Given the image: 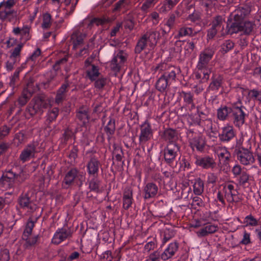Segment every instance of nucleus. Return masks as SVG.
I'll return each instance as SVG.
<instances>
[{"instance_id": "f257e3e1", "label": "nucleus", "mask_w": 261, "mask_h": 261, "mask_svg": "<svg viewBox=\"0 0 261 261\" xmlns=\"http://www.w3.org/2000/svg\"><path fill=\"white\" fill-rule=\"evenodd\" d=\"M231 111L234 117V123L240 126L244 123L245 114L241 108V104L239 102L232 106L230 108L223 107L218 110V117L221 120H224L228 114Z\"/></svg>"}, {"instance_id": "f03ea898", "label": "nucleus", "mask_w": 261, "mask_h": 261, "mask_svg": "<svg viewBox=\"0 0 261 261\" xmlns=\"http://www.w3.org/2000/svg\"><path fill=\"white\" fill-rule=\"evenodd\" d=\"M213 54L211 53L204 51L201 54L197 64L198 71L196 73L197 79H202L203 81H206L209 79L210 71L206 68V65L211 59Z\"/></svg>"}, {"instance_id": "7ed1b4c3", "label": "nucleus", "mask_w": 261, "mask_h": 261, "mask_svg": "<svg viewBox=\"0 0 261 261\" xmlns=\"http://www.w3.org/2000/svg\"><path fill=\"white\" fill-rule=\"evenodd\" d=\"M160 34L157 31H152L145 35L138 42L136 47V52H140L146 46H154L159 38Z\"/></svg>"}, {"instance_id": "20e7f679", "label": "nucleus", "mask_w": 261, "mask_h": 261, "mask_svg": "<svg viewBox=\"0 0 261 261\" xmlns=\"http://www.w3.org/2000/svg\"><path fill=\"white\" fill-rule=\"evenodd\" d=\"M234 186L230 183L225 184L220 187V190L218 193V198L222 203H224V198L229 202L234 201Z\"/></svg>"}, {"instance_id": "39448f33", "label": "nucleus", "mask_w": 261, "mask_h": 261, "mask_svg": "<svg viewBox=\"0 0 261 261\" xmlns=\"http://www.w3.org/2000/svg\"><path fill=\"white\" fill-rule=\"evenodd\" d=\"M253 24L250 21L233 22L231 25L228 31L230 34L241 32L245 34H249L253 29Z\"/></svg>"}, {"instance_id": "423d86ee", "label": "nucleus", "mask_w": 261, "mask_h": 261, "mask_svg": "<svg viewBox=\"0 0 261 261\" xmlns=\"http://www.w3.org/2000/svg\"><path fill=\"white\" fill-rule=\"evenodd\" d=\"M53 103L54 100L52 98L47 99L45 101L37 99L33 105L29 107L28 111L31 115H33L37 113H41L43 108H46L48 106H51Z\"/></svg>"}, {"instance_id": "0eeeda50", "label": "nucleus", "mask_w": 261, "mask_h": 261, "mask_svg": "<svg viewBox=\"0 0 261 261\" xmlns=\"http://www.w3.org/2000/svg\"><path fill=\"white\" fill-rule=\"evenodd\" d=\"M16 176L11 171L4 173L0 179V188L2 190H6L13 187Z\"/></svg>"}, {"instance_id": "6e6552de", "label": "nucleus", "mask_w": 261, "mask_h": 261, "mask_svg": "<svg viewBox=\"0 0 261 261\" xmlns=\"http://www.w3.org/2000/svg\"><path fill=\"white\" fill-rule=\"evenodd\" d=\"M237 159L244 165H251L255 161L252 153L246 149H241L238 152Z\"/></svg>"}, {"instance_id": "1a4fd4ad", "label": "nucleus", "mask_w": 261, "mask_h": 261, "mask_svg": "<svg viewBox=\"0 0 261 261\" xmlns=\"http://www.w3.org/2000/svg\"><path fill=\"white\" fill-rule=\"evenodd\" d=\"M16 0L4 1L0 3V18H6L12 13L11 8L15 5Z\"/></svg>"}, {"instance_id": "9d476101", "label": "nucleus", "mask_w": 261, "mask_h": 261, "mask_svg": "<svg viewBox=\"0 0 261 261\" xmlns=\"http://www.w3.org/2000/svg\"><path fill=\"white\" fill-rule=\"evenodd\" d=\"M72 232L68 228L59 229L54 234L52 239V242L55 244H59L66 239L71 236Z\"/></svg>"}, {"instance_id": "9b49d317", "label": "nucleus", "mask_w": 261, "mask_h": 261, "mask_svg": "<svg viewBox=\"0 0 261 261\" xmlns=\"http://www.w3.org/2000/svg\"><path fill=\"white\" fill-rule=\"evenodd\" d=\"M126 58V54L120 51L117 53L111 63V68L115 72H118Z\"/></svg>"}, {"instance_id": "f8f14e48", "label": "nucleus", "mask_w": 261, "mask_h": 261, "mask_svg": "<svg viewBox=\"0 0 261 261\" xmlns=\"http://www.w3.org/2000/svg\"><path fill=\"white\" fill-rule=\"evenodd\" d=\"M178 150V147L175 144H169L164 151L165 160L168 163L172 162L174 160Z\"/></svg>"}, {"instance_id": "ddd939ff", "label": "nucleus", "mask_w": 261, "mask_h": 261, "mask_svg": "<svg viewBox=\"0 0 261 261\" xmlns=\"http://www.w3.org/2000/svg\"><path fill=\"white\" fill-rule=\"evenodd\" d=\"M77 179L82 181L83 180V176L82 175H78L77 171L76 169H71L65 175L63 182L64 186L67 187Z\"/></svg>"}, {"instance_id": "4468645a", "label": "nucleus", "mask_w": 261, "mask_h": 261, "mask_svg": "<svg viewBox=\"0 0 261 261\" xmlns=\"http://www.w3.org/2000/svg\"><path fill=\"white\" fill-rule=\"evenodd\" d=\"M152 130L150 125L147 123H144L141 127V133L139 136L140 141L145 142L150 139L152 137Z\"/></svg>"}, {"instance_id": "2eb2a0df", "label": "nucleus", "mask_w": 261, "mask_h": 261, "mask_svg": "<svg viewBox=\"0 0 261 261\" xmlns=\"http://www.w3.org/2000/svg\"><path fill=\"white\" fill-rule=\"evenodd\" d=\"M250 12V10L248 7H241L237 10L231 14V17L234 19V22H241L243 21L244 17L248 15Z\"/></svg>"}, {"instance_id": "dca6fc26", "label": "nucleus", "mask_w": 261, "mask_h": 261, "mask_svg": "<svg viewBox=\"0 0 261 261\" xmlns=\"http://www.w3.org/2000/svg\"><path fill=\"white\" fill-rule=\"evenodd\" d=\"M91 60L89 59L86 61L85 66L88 76L91 81H93L98 76L99 73L96 66L90 64Z\"/></svg>"}, {"instance_id": "f3484780", "label": "nucleus", "mask_w": 261, "mask_h": 261, "mask_svg": "<svg viewBox=\"0 0 261 261\" xmlns=\"http://www.w3.org/2000/svg\"><path fill=\"white\" fill-rule=\"evenodd\" d=\"M35 152V145H29L22 151L20 155V159L23 162H25L34 156Z\"/></svg>"}, {"instance_id": "a211bd4d", "label": "nucleus", "mask_w": 261, "mask_h": 261, "mask_svg": "<svg viewBox=\"0 0 261 261\" xmlns=\"http://www.w3.org/2000/svg\"><path fill=\"white\" fill-rule=\"evenodd\" d=\"M178 248L177 244L175 242L170 243L168 247L161 254V258L164 260L171 258L177 251Z\"/></svg>"}, {"instance_id": "6ab92c4d", "label": "nucleus", "mask_w": 261, "mask_h": 261, "mask_svg": "<svg viewBox=\"0 0 261 261\" xmlns=\"http://www.w3.org/2000/svg\"><path fill=\"white\" fill-rule=\"evenodd\" d=\"M192 148H196L198 151H202L205 145L204 138L200 136L194 137L190 141Z\"/></svg>"}, {"instance_id": "aec40b11", "label": "nucleus", "mask_w": 261, "mask_h": 261, "mask_svg": "<svg viewBox=\"0 0 261 261\" xmlns=\"http://www.w3.org/2000/svg\"><path fill=\"white\" fill-rule=\"evenodd\" d=\"M158 191V188L155 185L152 183L147 184L144 189V198L149 199L154 197L157 194Z\"/></svg>"}, {"instance_id": "412c9836", "label": "nucleus", "mask_w": 261, "mask_h": 261, "mask_svg": "<svg viewBox=\"0 0 261 261\" xmlns=\"http://www.w3.org/2000/svg\"><path fill=\"white\" fill-rule=\"evenodd\" d=\"M234 136L233 128L231 126H226L222 129L220 138L223 141H228Z\"/></svg>"}, {"instance_id": "4be33fe9", "label": "nucleus", "mask_w": 261, "mask_h": 261, "mask_svg": "<svg viewBox=\"0 0 261 261\" xmlns=\"http://www.w3.org/2000/svg\"><path fill=\"white\" fill-rule=\"evenodd\" d=\"M196 164L197 165L206 169L213 168L215 166L214 160L210 157L197 159L196 161Z\"/></svg>"}, {"instance_id": "5701e85b", "label": "nucleus", "mask_w": 261, "mask_h": 261, "mask_svg": "<svg viewBox=\"0 0 261 261\" xmlns=\"http://www.w3.org/2000/svg\"><path fill=\"white\" fill-rule=\"evenodd\" d=\"M19 203L22 207L28 210L33 211L36 208V204L30 201L28 195H24L21 197Z\"/></svg>"}, {"instance_id": "b1692460", "label": "nucleus", "mask_w": 261, "mask_h": 261, "mask_svg": "<svg viewBox=\"0 0 261 261\" xmlns=\"http://www.w3.org/2000/svg\"><path fill=\"white\" fill-rule=\"evenodd\" d=\"M217 154L221 163L226 164L229 160L230 154L225 147H220L217 150Z\"/></svg>"}, {"instance_id": "393cba45", "label": "nucleus", "mask_w": 261, "mask_h": 261, "mask_svg": "<svg viewBox=\"0 0 261 261\" xmlns=\"http://www.w3.org/2000/svg\"><path fill=\"white\" fill-rule=\"evenodd\" d=\"M34 222L32 221H29L27 224L23 232V238L26 240H28V242L30 244H35L37 241V239L35 238L34 240L31 242L29 239V236L31 234L32 229L34 227Z\"/></svg>"}, {"instance_id": "a878e982", "label": "nucleus", "mask_w": 261, "mask_h": 261, "mask_svg": "<svg viewBox=\"0 0 261 261\" xmlns=\"http://www.w3.org/2000/svg\"><path fill=\"white\" fill-rule=\"evenodd\" d=\"M133 194L132 191L128 190L125 191L123 195V207L125 209H128L132 204Z\"/></svg>"}, {"instance_id": "bb28decb", "label": "nucleus", "mask_w": 261, "mask_h": 261, "mask_svg": "<svg viewBox=\"0 0 261 261\" xmlns=\"http://www.w3.org/2000/svg\"><path fill=\"white\" fill-rule=\"evenodd\" d=\"M84 37V35L79 32L73 34L71 36V40L73 43V47L76 48L79 45H80L83 43Z\"/></svg>"}, {"instance_id": "cd10ccee", "label": "nucleus", "mask_w": 261, "mask_h": 261, "mask_svg": "<svg viewBox=\"0 0 261 261\" xmlns=\"http://www.w3.org/2000/svg\"><path fill=\"white\" fill-rule=\"evenodd\" d=\"M168 79L165 78V76L162 75L156 83V87L158 90L164 91L168 86Z\"/></svg>"}, {"instance_id": "c85d7f7f", "label": "nucleus", "mask_w": 261, "mask_h": 261, "mask_svg": "<svg viewBox=\"0 0 261 261\" xmlns=\"http://www.w3.org/2000/svg\"><path fill=\"white\" fill-rule=\"evenodd\" d=\"M99 163L97 160L92 159L88 164V169L89 174H94L98 171Z\"/></svg>"}, {"instance_id": "c756f323", "label": "nucleus", "mask_w": 261, "mask_h": 261, "mask_svg": "<svg viewBox=\"0 0 261 261\" xmlns=\"http://www.w3.org/2000/svg\"><path fill=\"white\" fill-rule=\"evenodd\" d=\"M204 185L203 181L199 178L195 180L193 185V190L195 194L199 195L203 191Z\"/></svg>"}, {"instance_id": "7c9ffc66", "label": "nucleus", "mask_w": 261, "mask_h": 261, "mask_svg": "<svg viewBox=\"0 0 261 261\" xmlns=\"http://www.w3.org/2000/svg\"><path fill=\"white\" fill-rule=\"evenodd\" d=\"M67 87V85L64 84L58 90L56 99H55V102L59 104L63 99L64 97V93L66 91V88Z\"/></svg>"}, {"instance_id": "2f4dec72", "label": "nucleus", "mask_w": 261, "mask_h": 261, "mask_svg": "<svg viewBox=\"0 0 261 261\" xmlns=\"http://www.w3.org/2000/svg\"><path fill=\"white\" fill-rule=\"evenodd\" d=\"M241 91L243 92V98H244V97L245 96H247V95H248L250 97H255V98H257V97H258V95L261 92H259V91L255 90H251L249 91L247 90H241Z\"/></svg>"}, {"instance_id": "473e14b6", "label": "nucleus", "mask_w": 261, "mask_h": 261, "mask_svg": "<svg viewBox=\"0 0 261 261\" xmlns=\"http://www.w3.org/2000/svg\"><path fill=\"white\" fill-rule=\"evenodd\" d=\"M244 222L247 226H256L257 225V220L251 215L245 218Z\"/></svg>"}, {"instance_id": "72a5a7b5", "label": "nucleus", "mask_w": 261, "mask_h": 261, "mask_svg": "<svg viewBox=\"0 0 261 261\" xmlns=\"http://www.w3.org/2000/svg\"><path fill=\"white\" fill-rule=\"evenodd\" d=\"M30 27L28 25L24 26L21 30L20 35L22 39L27 40L29 39Z\"/></svg>"}, {"instance_id": "f704fd0d", "label": "nucleus", "mask_w": 261, "mask_h": 261, "mask_svg": "<svg viewBox=\"0 0 261 261\" xmlns=\"http://www.w3.org/2000/svg\"><path fill=\"white\" fill-rule=\"evenodd\" d=\"M193 33V31L190 28L184 27L181 28L178 33L179 37H183L187 35H191Z\"/></svg>"}, {"instance_id": "c9c22d12", "label": "nucleus", "mask_w": 261, "mask_h": 261, "mask_svg": "<svg viewBox=\"0 0 261 261\" xmlns=\"http://www.w3.org/2000/svg\"><path fill=\"white\" fill-rule=\"evenodd\" d=\"M222 81V77L219 76L217 79L214 80L210 85V88L212 90H217L220 86Z\"/></svg>"}, {"instance_id": "e433bc0d", "label": "nucleus", "mask_w": 261, "mask_h": 261, "mask_svg": "<svg viewBox=\"0 0 261 261\" xmlns=\"http://www.w3.org/2000/svg\"><path fill=\"white\" fill-rule=\"evenodd\" d=\"M223 22V19L220 16L215 17L212 22V27L219 30L221 28V23Z\"/></svg>"}, {"instance_id": "4c0bfd02", "label": "nucleus", "mask_w": 261, "mask_h": 261, "mask_svg": "<svg viewBox=\"0 0 261 261\" xmlns=\"http://www.w3.org/2000/svg\"><path fill=\"white\" fill-rule=\"evenodd\" d=\"M77 117L82 120L84 123L88 121V115L85 110L79 111L77 115Z\"/></svg>"}, {"instance_id": "58836bf2", "label": "nucleus", "mask_w": 261, "mask_h": 261, "mask_svg": "<svg viewBox=\"0 0 261 261\" xmlns=\"http://www.w3.org/2000/svg\"><path fill=\"white\" fill-rule=\"evenodd\" d=\"M50 15L49 14H45L43 15V23L42 26L43 28H47L50 23Z\"/></svg>"}, {"instance_id": "ea45409f", "label": "nucleus", "mask_w": 261, "mask_h": 261, "mask_svg": "<svg viewBox=\"0 0 261 261\" xmlns=\"http://www.w3.org/2000/svg\"><path fill=\"white\" fill-rule=\"evenodd\" d=\"M58 114V109L54 108L51 111H49L47 115V119L50 121L55 119Z\"/></svg>"}, {"instance_id": "a19ab883", "label": "nucleus", "mask_w": 261, "mask_h": 261, "mask_svg": "<svg viewBox=\"0 0 261 261\" xmlns=\"http://www.w3.org/2000/svg\"><path fill=\"white\" fill-rule=\"evenodd\" d=\"M22 45L19 44L14 49L11 55V59L14 60V58H16L19 55Z\"/></svg>"}, {"instance_id": "79ce46f5", "label": "nucleus", "mask_w": 261, "mask_h": 261, "mask_svg": "<svg viewBox=\"0 0 261 261\" xmlns=\"http://www.w3.org/2000/svg\"><path fill=\"white\" fill-rule=\"evenodd\" d=\"M9 259V253L7 249H4L0 252V261H8Z\"/></svg>"}, {"instance_id": "37998d69", "label": "nucleus", "mask_w": 261, "mask_h": 261, "mask_svg": "<svg viewBox=\"0 0 261 261\" xmlns=\"http://www.w3.org/2000/svg\"><path fill=\"white\" fill-rule=\"evenodd\" d=\"M108 80L106 78H100L95 83V86L96 88H102L107 83Z\"/></svg>"}, {"instance_id": "c03bdc74", "label": "nucleus", "mask_w": 261, "mask_h": 261, "mask_svg": "<svg viewBox=\"0 0 261 261\" xmlns=\"http://www.w3.org/2000/svg\"><path fill=\"white\" fill-rule=\"evenodd\" d=\"M163 75L168 79V81L169 83L175 79L176 73L174 70H171L169 72H165Z\"/></svg>"}, {"instance_id": "a18cd8bd", "label": "nucleus", "mask_w": 261, "mask_h": 261, "mask_svg": "<svg viewBox=\"0 0 261 261\" xmlns=\"http://www.w3.org/2000/svg\"><path fill=\"white\" fill-rule=\"evenodd\" d=\"M241 243L244 245H247L250 243V234L249 233L244 231Z\"/></svg>"}, {"instance_id": "49530a36", "label": "nucleus", "mask_w": 261, "mask_h": 261, "mask_svg": "<svg viewBox=\"0 0 261 261\" xmlns=\"http://www.w3.org/2000/svg\"><path fill=\"white\" fill-rule=\"evenodd\" d=\"M171 9H172L171 6L168 5V4L165 2L164 4L160 6L159 10V11L161 13H165L169 11Z\"/></svg>"}, {"instance_id": "de8ad7c7", "label": "nucleus", "mask_w": 261, "mask_h": 261, "mask_svg": "<svg viewBox=\"0 0 261 261\" xmlns=\"http://www.w3.org/2000/svg\"><path fill=\"white\" fill-rule=\"evenodd\" d=\"M196 234L198 237H202L208 235L210 233L208 232L206 226H205L204 227L200 229L199 231H197Z\"/></svg>"}, {"instance_id": "09e8293b", "label": "nucleus", "mask_w": 261, "mask_h": 261, "mask_svg": "<svg viewBox=\"0 0 261 261\" xmlns=\"http://www.w3.org/2000/svg\"><path fill=\"white\" fill-rule=\"evenodd\" d=\"M89 188L93 191H97L98 188V182L96 180H92L89 183Z\"/></svg>"}, {"instance_id": "8fccbe9b", "label": "nucleus", "mask_w": 261, "mask_h": 261, "mask_svg": "<svg viewBox=\"0 0 261 261\" xmlns=\"http://www.w3.org/2000/svg\"><path fill=\"white\" fill-rule=\"evenodd\" d=\"M205 226L210 234L214 233L218 230V226L216 225L210 224Z\"/></svg>"}, {"instance_id": "3c124183", "label": "nucleus", "mask_w": 261, "mask_h": 261, "mask_svg": "<svg viewBox=\"0 0 261 261\" xmlns=\"http://www.w3.org/2000/svg\"><path fill=\"white\" fill-rule=\"evenodd\" d=\"M233 47V43L230 41H227L224 44L223 49L225 50V51H228Z\"/></svg>"}, {"instance_id": "603ef678", "label": "nucleus", "mask_w": 261, "mask_h": 261, "mask_svg": "<svg viewBox=\"0 0 261 261\" xmlns=\"http://www.w3.org/2000/svg\"><path fill=\"white\" fill-rule=\"evenodd\" d=\"M121 27V23H118L116 27L114 28V29L112 30L110 35L111 37L114 36L116 35V33L119 31L120 27Z\"/></svg>"}, {"instance_id": "864d4df0", "label": "nucleus", "mask_w": 261, "mask_h": 261, "mask_svg": "<svg viewBox=\"0 0 261 261\" xmlns=\"http://www.w3.org/2000/svg\"><path fill=\"white\" fill-rule=\"evenodd\" d=\"M124 26L126 28H128L129 30L132 29L134 26L133 21L130 19L125 20L124 21Z\"/></svg>"}, {"instance_id": "5fc2aeb1", "label": "nucleus", "mask_w": 261, "mask_h": 261, "mask_svg": "<svg viewBox=\"0 0 261 261\" xmlns=\"http://www.w3.org/2000/svg\"><path fill=\"white\" fill-rule=\"evenodd\" d=\"M218 30L216 28L212 27L208 32L207 37L209 38H212L216 34Z\"/></svg>"}, {"instance_id": "6e6d98bb", "label": "nucleus", "mask_w": 261, "mask_h": 261, "mask_svg": "<svg viewBox=\"0 0 261 261\" xmlns=\"http://www.w3.org/2000/svg\"><path fill=\"white\" fill-rule=\"evenodd\" d=\"M217 180V176L214 173H209L208 174V179L207 181L210 183H214Z\"/></svg>"}, {"instance_id": "4d7b16f0", "label": "nucleus", "mask_w": 261, "mask_h": 261, "mask_svg": "<svg viewBox=\"0 0 261 261\" xmlns=\"http://www.w3.org/2000/svg\"><path fill=\"white\" fill-rule=\"evenodd\" d=\"M175 21V16L174 15L171 16L169 19H168L166 25L169 27V28H171L174 24Z\"/></svg>"}, {"instance_id": "13d9d810", "label": "nucleus", "mask_w": 261, "mask_h": 261, "mask_svg": "<svg viewBox=\"0 0 261 261\" xmlns=\"http://www.w3.org/2000/svg\"><path fill=\"white\" fill-rule=\"evenodd\" d=\"M248 179L249 175L245 173H243L240 177V181L243 184H245L248 181Z\"/></svg>"}, {"instance_id": "bf43d9fd", "label": "nucleus", "mask_w": 261, "mask_h": 261, "mask_svg": "<svg viewBox=\"0 0 261 261\" xmlns=\"http://www.w3.org/2000/svg\"><path fill=\"white\" fill-rule=\"evenodd\" d=\"M232 172L235 175H238L241 173V168L239 165H236L232 169Z\"/></svg>"}, {"instance_id": "052dcab7", "label": "nucleus", "mask_w": 261, "mask_h": 261, "mask_svg": "<svg viewBox=\"0 0 261 261\" xmlns=\"http://www.w3.org/2000/svg\"><path fill=\"white\" fill-rule=\"evenodd\" d=\"M154 247V244L153 242H149L147 243L144 247L145 250L148 252L152 249Z\"/></svg>"}, {"instance_id": "680f3d73", "label": "nucleus", "mask_w": 261, "mask_h": 261, "mask_svg": "<svg viewBox=\"0 0 261 261\" xmlns=\"http://www.w3.org/2000/svg\"><path fill=\"white\" fill-rule=\"evenodd\" d=\"M9 133V128L7 126H4L0 130V137L7 135Z\"/></svg>"}, {"instance_id": "e2e57ef3", "label": "nucleus", "mask_w": 261, "mask_h": 261, "mask_svg": "<svg viewBox=\"0 0 261 261\" xmlns=\"http://www.w3.org/2000/svg\"><path fill=\"white\" fill-rule=\"evenodd\" d=\"M159 255L156 253L151 254L146 261H158Z\"/></svg>"}, {"instance_id": "0e129e2a", "label": "nucleus", "mask_w": 261, "mask_h": 261, "mask_svg": "<svg viewBox=\"0 0 261 261\" xmlns=\"http://www.w3.org/2000/svg\"><path fill=\"white\" fill-rule=\"evenodd\" d=\"M184 99L187 102L190 103L192 100V96L191 94L190 93L185 94L184 96Z\"/></svg>"}, {"instance_id": "69168bd1", "label": "nucleus", "mask_w": 261, "mask_h": 261, "mask_svg": "<svg viewBox=\"0 0 261 261\" xmlns=\"http://www.w3.org/2000/svg\"><path fill=\"white\" fill-rule=\"evenodd\" d=\"M14 65V60L12 62L8 61L6 63V67L8 70H11L13 69Z\"/></svg>"}, {"instance_id": "338daca9", "label": "nucleus", "mask_w": 261, "mask_h": 261, "mask_svg": "<svg viewBox=\"0 0 261 261\" xmlns=\"http://www.w3.org/2000/svg\"><path fill=\"white\" fill-rule=\"evenodd\" d=\"M79 256V253L77 252H74L71 254L69 256V258L70 260H72L73 259H76Z\"/></svg>"}, {"instance_id": "774afa93", "label": "nucleus", "mask_w": 261, "mask_h": 261, "mask_svg": "<svg viewBox=\"0 0 261 261\" xmlns=\"http://www.w3.org/2000/svg\"><path fill=\"white\" fill-rule=\"evenodd\" d=\"M178 0H166V2L168 5L172 8L178 2Z\"/></svg>"}]
</instances>
